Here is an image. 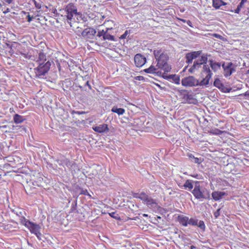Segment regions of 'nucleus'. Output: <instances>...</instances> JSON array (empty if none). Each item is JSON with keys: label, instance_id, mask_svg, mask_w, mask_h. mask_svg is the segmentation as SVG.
I'll return each mask as SVG.
<instances>
[{"label": "nucleus", "instance_id": "obj_1", "mask_svg": "<svg viewBox=\"0 0 249 249\" xmlns=\"http://www.w3.org/2000/svg\"><path fill=\"white\" fill-rule=\"evenodd\" d=\"M60 11L63 13V14L61 15V16L63 17L64 20H67V22L70 24L71 27L72 26L71 21L74 15L77 16V19L78 21L80 20L84 21H86L85 17L81 13H78L77 12L76 7L72 3L68 4L65 8L60 9Z\"/></svg>", "mask_w": 249, "mask_h": 249}, {"label": "nucleus", "instance_id": "obj_2", "mask_svg": "<svg viewBox=\"0 0 249 249\" xmlns=\"http://www.w3.org/2000/svg\"><path fill=\"white\" fill-rule=\"evenodd\" d=\"M20 55V58H22L23 61H27L29 60L35 61L36 62L38 61L44 62L46 60L45 54L42 52H38L37 50H32L27 53H21Z\"/></svg>", "mask_w": 249, "mask_h": 249}, {"label": "nucleus", "instance_id": "obj_3", "mask_svg": "<svg viewBox=\"0 0 249 249\" xmlns=\"http://www.w3.org/2000/svg\"><path fill=\"white\" fill-rule=\"evenodd\" d=\"M191 193L196 199H207L210 197V194L206 189L200 186L199 181H195V188Z\"/></svg>", "mask_w": 249, "mask_h": 249}, {"label": "nucleus", "instance_id": "obj_4", "mask_svg": "<svg viewBox=\"0 0 249 249\" xmlns=\"http://www.w3.org/2000/svg\"><path fill=\"white\" fill-rule=\"evenodd\" d=\"M20 223L22 225L26 227L32 234L36 235L37 238H39L40 236V226L39 225L30 221L24 216L20 218Z\"/></svg>", "mask_w": 249, "mask_h": 249}, {"label": "nucleus", "instance_id": "obj_5", "mask_svg": "<svg viewBox=\"0 0 249 249\" xmlns=\"http://www.w3.org/2000/svg\"><path fill=\"white\" fill-rule=\"evenodd\" d=\"M242 163L241 159H235L231 162L227 164V169L233 175L241 174L243 172Z\"/></svg>", "mask_w": 249, "mask_h": 249}, {"label": "nucleus", "instance_id": "obj_6", "mask_svg": "<svg viewBox=\"0 0 249 249\" xmlns=\"http://www.w3.org/2000/svg\"><path fill=\"white\" fill-rule=\"evenodd\" d=\"M212 74L213 73H212L209 66L207 65H203V70L200 72V79H198L200 81V85L208 86L210 83V80L211 79Z\"/></svg>", "mask_w": 249, "mask_h": 249}, {"label": "nucleus", "instance_id": "obj_7", "mask_svg": "<svg viewBox=\"0 0 249 249\" xmlns=\"http://www.w3.org/2000/svg\"><path fill=\"white\" fill-rule=\"evenodd\" d=\"M181 85L185 87H193L196 86H207V85H201L200 81L195 78L193 76H189L182 79Z\"/></svg>", "mask_w": 249, "mask_h": 249}, {"label": "nucleus", "instance_id": "obj_8", "mask_svg": "<svg viewBox=\"0 0 249 249\" xmlns=\"http://www.w3.org/2000/svg\"><path fill=\"white\" fill-rule=\"evenodd\" d=\"M111 30L112 28H107L106 30H99L97 36L99 38L102 37V40H103L117 41V39L115 38L114 36L112 35L110 33Z\"/></svg>", "mask_w": 249, "mask_h": 249}, {"label": "nucleus", "instance_id": "obj_9", "mask_svg": "<svg viewBox=\"0 0 249 249\" xmlns=\"http://www.w3.org/2000/svg\"><path fill=\"white\" fill-rule=\"evenodd\" d=\"M50 63H39L38 67L35 68V73L37 76H43L49 70Z\"/></svg>", "mask_w": 249, "mask_h": 249}, {"label": "nucleus", "instance_id": "obj_10", "mask_svg": "<svg viewBox=\"0 0 249 249\" xmlns=\"http://www.w3.org/2000/svg\"><path fill=\"white\" fill-rule=\"evenodd\" d=\"M154 54L158 62H167L169 59L167 53L161 50H155Z\"/></svg>", "mask_w": 249, "mask_h": 249}, {"label": "nucleus", "instance_id": "obj_11", "mask_svg": "<svg viewBox=\"0 0 249 249\" xmlns=\"http://www.w3.org/2000/svg\"><path fill=\"white\" fill-rule=\"evenodd\" d=\"M222 67L224 69V75L226 77H229L235 71V66L233 63H222Z\"/></svg>", "mask_w": 249, "mask_h": 249}, {"label": "nucleus", "instance_id": "obj_12", "mask_svg": "<svg viewBox=\"0 0 249 249\" xmlns=\"http://www.w3.org/2000/svg\"><path fill=\"white\" fill-rule=\"evenodd\" d=\"M31 181L33 185L37 187L41 186L43 182V178L41 177V174L39 172H35L31 176Z\"/></svg>", "mask_w": 249, "mask_h": 249}, {"label": "nucleus", "instance_id": "obj_13", "mask_svg": "<svg viewBox=\"0 0 249 249\" xmlns=\"http://www.w3.org/2000/svg\"><path fill=\"white\" fill-rule=\"evenodd\" d=\"M93 130L98 134H107L109 132V127L107 124H102L92 127Z\"/></svg>", "mask_w": 249, "mask_h": 249}, {"label": "nucleus", "instance_id": "obj_14", "mask_svg": "<svg viewBox=\"0 0 249 249\" xmlns=\"http://www.w3.org/2000/svg\"><path fill=\"white\" fill-rule=\"evenodd\" d=\"M96 30L93 28L89 27L84 29L81 33L83 37L89 39H93L95 34Z\"/></svg>", "mask_w": 249, "mask_h": 249}, {"label": "nucleus", "instance_id": "obj_15", "mask_svg": "<svg viewBox=\"0 0 249 249\" xmlns=\"http://www.w3.org/2000/svg\"><path fill=\"white\" fill-rule=\"evenodd\" d=\"M143 72L149 74H155L158 76L163 75V72L161 70H159V68L156 66H151V67L143 70Z\"/></svg>", "mask_w": 249, "mask_h": 249}, {"label": "nucleus", "instance_id": "obj_16", "mask_svg": "<svg viewBox=\"0 0 249 249\" xmlns=\"http://www.w3.org/2000/svg\"><path fill=\"white\" fill-rule=\"evenodd\" d=\"M202 54L201 51H195L187 53L186 54V62H192L193 59H195L199 56Z\"/></svg>", "mask_w": 249, "mask_h": 249}, {"label": "nucleus", "instance_id": "obj_17", "mask_svg": "<svg viewBox=\"0 0 249 249\" xmlns=\"http://www.w3.org/2000/svg\"><path fill=\"white\" fill-rule=\"evenodd\" d=\"M213 86L221 90L222 92L225 93L229 92V90L227 88L225 87V86L223 85L222 82H221V80L218 78H216L214 80Z\"/></svg>", "mask_w": 249, "mask_h": 249}, {"label": "nucleus", "instance_id": "obj_18", "mask_svg": "<svg viewBox=\"0 0 249 249\" xmlns=\"http://www.w3.org/2000/svg\"><path fill=\"white\" fill-rule=\"evenodd\" d=\"M182 96H183V99L188 104L193 103V101L194 100L193 95L189 94L186 90H183L181 92Z\"/></svg>", "mask_w": 249, "mask_h": 249}, {"label": "nucleus", "instance_id": "obj_19", "mask_svg": "<svg viewBox=\"0 0 249 249\" xmlns=\"http://www.w3.org/2000/svg\"><path fill=\"white\" fill-rule=\"evenodd\" d=\"M157 68H159V71H161L165 74L166 72L170 71L171 70V67L168 64V63H157Z\"/></svg>", "mask_w": 249, "mask_h": 249}, {"label": "nucleus", "instance_id": "obj_20", "mask_svg": "<svg viewBox=\"0 0 249 249\" xmlns=\"http://www.w3.org/2000/svg\"><path fill=\"white\" fill-rule=\"evenodd\" d=\"M226 195V193L221 191H214L211 194L213 199L215 201L220 200L222 197Z\"/></svg>", "mask_w": 249, "mask_h": 249}, {"label": "nucleus", "instance_id": "obj_21", "mask_svg": "<svg viewBox=\"0 0 249 249\" xmlns=\"http://www.w3.org/2000/svg\"><path fill=\"white\" fill-rule=\"evenodd\" d=\"M162 77L165 80H168L170 79H172L173 81H174V84L176 85L179 84V77L176 75H169V76H165L164 75H161Z\"/></svg>", "mask_w": 249, "mask_h": 249}, {"label": "nucleus", "instance_id": "obj_22", "mask_svg": "<svg viewBox=\"0 0 249 249\" xmlns=\"http://www.w3.org/2000/svg\"><path fill=\"white\" fill-rule=\"evenodd\" d=\"M189 220V218L186 216L180 215L178 216V222H179L180 225L183 226V227L187 226V223Z\"/></svg>", "mask_w": 249, "mask_h": 249}, {"label": "nucleus", "instance_id": "obj_23", "mask_svg": "<svg viewBox=\"0 0 249 249\" xmlns=\"http://www.w3.org/2000/svg\"><path fill=\"white\" fill-rule=\"evenodd\" d=\"M142 201H143V203H145L146 205L148 206V207H153V208H157V203L156 200L150 198L146 199H142Z\"/></svg>", "mask_w": 249, "mask_h": 249}, {"label": "nucleus", "instance_id": "obj_24", "mask_svg": "<svg viewBox=\"0 0 249 249\" xmlns=\"http://www.w3.org/2000/svg\"><path fill=\"white\" fill-rule=\"evenodd\" d=\"M134 62H146L145 57L141 53H137L134 57Z\"/></svg>", "mask_w": 249, "mask_h": 249}, {"label": "nucleus", "instance_id": "obj_25", "mask_svg": "<svg viewBox=\"0 0 249 249\" xmlns=\"http://www.w3.org/2000/svg\"><path fill=\"white\" fill-rule=\"evenodd\" d=\"M24 119L23 116L19 115L18 114H16L13 116V121L15 124H18L23 122Z\"/></svg>", "mask_w": 249, "mask_h": 249}, {"label": "nucleus", "instance_id": "obj_26", "mask_svg": "<svg viewBox=\"0 0 249 249\" xmlns=\"http://www.w3.org/2000/svg\"><path fill=\"white\" fill-rule=\"evenodd\" d=\"M111 111L117 113L118 115H122L125 112V110L123 108H117L116 107H114L111 109Z\"/></svg>", "mask_w": 249, "mask_h": 249}, {"label": "nucleus", "instance_id": "obj_27", "mask_svg": "<svg viewBox=\"0 0 249 249\" xmlns=\"http://www.w3.org/2000/svg\"><path fill=\"white\" fill-rule=\"evenodd\" d=\"M183 187L185 189H188L189 190H191L194 188V185L193 184V181L190 179L186 180L185 183L183 184Z\"/></svg>", "mask_w": 249, "mask_h": 249}, {"label": "nucleus", "instance_id": "obj_28", "mask_svg": "<svg viewBox=\"0 0 249 249\" xmlns=\"http://www.w3.org/2000/svg\"><path fill=\"white\" fill-rule=\"evenodd\" d=\"M227 3L223 1L222 0H219L217 2L213 3V6L216 9H218L220 8V7L222 5H227Z\"/></svg>", "mask_w": 249, "mask_h": 249}, {"label": "nucleus", "instance_id": "obj_29", "mask_svg": "<svg viewBox=\"0 0 249 249\" xmlns=\"http://www.w3.org/2000/svg\"><path fill=\"white\" fill-rule=\"evenodd\" d=\"M208 133L214 135H219L222 134L223 133V131L220 130L217 128H213L208 131Z\"/></svg>", "mask_w": 249, "mask_h": 249}, {"label": "nucleus", "instance_id": "obj_30", "mask_svg": "<svg viewBox=\"0 0 249 249\" xmlns=\"http://www.w3.org/2000/svg\"><path fill=\"white\" fill-rule=\"evenodd\" d=\"M192 67L191 68L189 69V72L191 73H193L196 70H198L200 68V66L201 64L203 63H193Z\"/></svg>", "mask_w": 249, "mask_h": 249}, {"label": "nucleus", "instance_id": "obj_31", "mask_svg": "<svg viewBox=\"0 0 249 249\" xmlns=\"http://www.w3.org/2000/svg\"><path fill=\"white\" fill-rule=\"evenodd\" d=\"M150 198H151V197L149 196L145 193L144 192L141 193L138 196H135V198H138L140 200L146 199Z\"/></svg>", "mask_w": 249, "mask_h": 249}, {"label": "nucleus", "instance_id": "obj_32", "mask_svg": "<svg viewBox=\"0 0 249 249\" xmlns=\"http://www.w3.org/2000/svg\"><path fill=\"white\" fill-rule=\"evenodd\" d=\"M198 223V220L196 218H191V219L189 220L188 223H187V225L196 226Z\"/></svg>", "mask_w": 249, "mask_h": 249}, {"label": "nucleus", "instance_id": "obj_33", "mask_svg": "<svg viewBox=\"0 0 249 249\" xmlns=\"http://www.w3.org/2000/svg\"><path fill=\"white\" fill-rule=\"evenodd\" d=\"M189 157H190V158H193V159H194V162H195L196 163L200 164L202 162V159L195 158L194 157V156L192 155V154L189 155Z\"/></svg>", "mask_w": 249, "mask_h": 249}, {"label": "nucleus", "instance_id": "obj_34", "mask_svg": "<svg viewBox=\"0 0 249 249\" xmlns=\"http://www.w3.org/2000/svg\"><path fill=\"white\" fill-rule=\"evenodd\" d=\"M220 63H210V65H211V69H212L214 71L220 68Z\"/></svg>", "mask_w": 249, "mask_h": 249}, {"label": "nucleus", "instance_id": "obj_35", "mask_svg": "<svg viewBox=\"0 0 249 249\" xmlns=\"http://www.w3.org/2000/svg\"><path fill=\"white\" fill-rule=\"evenodd\" d=\"M201 59L200 62H207L208 61V55L206 54L202 53L200 55Z\"/></svg>", "mask_w": 249, "mask_h": 249}, {"label": "nucleus", "instance_id": "obj_36", "mask_svg": "<svg viewBox=\"0 0 249 249\" xmlns=\"http://www.w3.org/2000/svg\"><path fill=\"white\" fill-rule=\"evenodd\" d=\"M196 226H197L198 227H199V228H200L203 231H205V228H206V227L205 226V224L204 223L203 221H199V223H197V225H196Z\"/></svg>", "mask_w": 249, "mask_h": 249}, {"label": "nucleus", "instance_id": "obj_37", "mask_svg": "<svg viewBox=\"0 0 249 249\" xmlns=\"http://www.w3.org/2000/svg\"><path fill=\"white\" fill-rule=\"evenodd\" d=\"M80 195H87L89 196V197L91 198V196L88 192L87 190L82 189L81 190V192H80Z\"/></svg>", "mask_w": 249, "mask_h": 249}, {"label": "nucleus", "instance_id": "obj_38", "mask_svg": "<svg viewBox=\"0 0 249 249\" xmlns=\"http://www.w3.org/2000/svg\"><path fill=\"white\" fill-rule=\"evenodd\" d=\"M115 214H116L115 212H112V213H109V215H110V216H111L112 218H114L117 220H120V218L118 216V215H115Z\"/></svg>", "mask_w": 249, "mask_h": 249}, {"label": "nucleus", "instance_id": "obj_39", "mask_svg": "<svg viewBox=\"0 0 249 249\" xmlns=\"http://www.w3.org/2000/svg\"><path fill=\"white\" fill-rule=\"evenodd\" d=\"M129 33V31L126 30L124 33L120 37V38L122 39L125 38Z\"/></svg>", "mask_w": 249, "mask_h": 249}, {"label": "nucleus", "instance_id": "obj_40", "mask_svg": "<svg viewBox=\"0 0 249 249\" xmlns=\"http://www.w3.org/2000/svg\"><path fill=\"white\" fill-rule=\"evenodd\" d=\"M220 214V209L216 210V212H214L213 215L215 218H217Z\"/></svg>", "mask_w": 249, "mask_h": 249}, {"label": "nucleus", "instance_id": "obj_41", "mask_svg": "<svg viewBox=\"0 0 249 249\" xmlns=\"http://www.w3.org/2000/svg\"><path fill=\"white\" fill-rule=\"evenodd\" d=\"M35 6L37 9H40L41 8V5L39 3H37L35 0H33Z\"/></svg>", "mask_w": 249, "mask_h": 249}, {"label": "nucleus", "instance_id": "obj_42", "mask_svg": "<svg viewBox=\"0 0 249 249\" xmlns=\"http://www.w3.org/2000/svg\"><path fill=\"white\" fill-rule=\"evenodd\" d=\"M134 79L138 81H142L144 80V78L142 76H137L134 77Z\"/></svg>", "mask_w": 249, "mask_h": 249}, {"label": "nucleus", "instance_id": "obj_43", "mask_svg": "<svg viewBox=\"0 0 249 249\" xmlns=\"http://www.w3.org/2000/svg\"><path fill=\"white\" fill-rule=\"evenodd\" d=\"M33 18V17L30 16V15L28 14V15L27 16V21L29 22H30Z\"/></svg>", "mask_w": 249, "mask_h": 249}, {"label": "nucleus", "instance_id": "obj_44", "mask_svg": "<svg viewBox=\"0 0 249 249\" xmlns=\"http://www.w3.org/2000/svg\"><path fill=\"white\" fill-rule=\"evenodd\" d=\"M240 10H241V9L237 6L236 9L234 10V12L236 14H239Z\"/></svg>", "mask_w": 249, "mask_h": 249}, {"label": "nucleus", "instance_id": "obj_45", "mask_svg": "<svg viewBox=\"0 0 249 249\" xmlns=\"http://www.w3.org/2000/svg\"><path fill=\"white\" fill-rule=\"evenodd\" d=\"M245 3H243L242 2H240V3L238 5V7H239L240 9H241L242 7H243V5Z\"/></svg>", "mask_w": 249, "mask_h": 249}, {"label": "nucleus", "instance_id": "obj_46", "mask_svg": "<svg viewBox=\"0 0 249 249\" xmlns=\"http://www.w3.org/2000/svg\"><path fill=\"white\" fill-rule=\"evenodd\" d=\"M135 64H136L137 67H142L143 65L145 64V63H142V64H141V63H135Z\"/></svg>", "mask_w": 249, "mask_h": 249}, {"label": "nucleus", "instance_id": "obj_47", "mask_svg": "<svg viewBox=\"0 0 249 249\" xmlns=\"http://www.w3.org/2000/svg\"><path fill=\"white\" fill-rule=\"evenodd\" d=\"M53 12L56 15H59V14L57 13V10L56 9H53Z\"/></svg>", "mask_w": 249, "mask_h": 249}, {"label": "nucleus", "instance_id": "obj_48", "mask_svg": "<svg viewBox=\"0 0 249 249\" xmlns=\"http://www.w3.org/2000/svg\"><path fill=\"white\" fill-rule=\"evenodd\" d=\"M214 36L215 37H216V38H221L222 37V36H220V35H218V34H215L214 35Z\"/></svg>", "mask_w": 249, "mask_h": 249}, {"label": "nucleus", "instance_id": "obj_49", "mask_svg": "<svg viewBox=\"0 0 249 249\" xmlns=\"http://www.w3.org/2000/svg\"><path fill=\"white\" fill-rule=\"evenodd\" d=\"M187 22V24L189 26H190V27H192V22H191V21L190 20H187V22Z\"/></svg>", "mask_w": 249, "mask_h": 249}, {"label": "nucleus", "instance_id": "obj_50", "mask_svg": "<svg viewBox=\"0 0 249 249\" xmlns=\"http://www.w3.org/2000/svg\"><path fill=\"white\" fill-rule=\"evenodd\" d=\"M6 2L10 4L12 2V0H4Z\"/></svg>", "mask_w": 249, "mask_h": 249}, {"label": "nucleus", "instance_id": "obj_51", "mask_svg": "<svg viewBox=\"0 0 249 249\" xmlns=\"http://www.w3.org/2000/svg\"><path fill=\"white\" fill-rule=\"evenodd\" d=\"M69 71H71L73 70V67H72L71 65H69Z\"/></svg>", "mask_w": 249, "mask_h": 249}, {"label": "nucleus", "instance_id": "obj_52", "mask_svg": "<svg viewBox=\"0 0 249 249\" xmlns=\"http://www.w3.org/2000/svg\"><path fill=\"white\" fill-rule=\"evenodd\" d=\"M139 194H138V193H134V195H133V197H134L135 198V196H138Z\"/></svg>", "mask_w": 249, "mask_h": 249}, {"label": "nucleus", "instance_id": "obj_53", "mask_svg": "<svg viewBox=\"0 0 249 249\" xmlns=\"http://www.w3.org/2000/svg\"><path fill=\"white\" fill-rule=\"evenodd\" d=\"M245 96L249 97V91H247L245 93Z\"/></svg>", "mask_w": 249, "mask_h": 249}, {"label": "nucleus", "instance_id": "obj_54", "mask_svg": "<svg viewBox=\"0 0 249 249\" xmlns=\"http://www.w3.org/2000/svg\"><path fill=\"white\" fill-rule=\"evenodd\" d=\"M191 249H196V248L194 246H191Z\"/></svg>", "mask_w": 249, "mask_h": 249}, {"label": "nucleus", "instance_id": "obj_55", "mask_svg": "<svg viewBox=\"0 0 249 249\" xmlns=\"http://www.w3.org/2000/svg\"><path fill=\"white\" fill-rule=\"evenodd\" d=\"M247 1V0H241V2H242L243 3H245V2H246Z\"/></svg>", "mask_w": 249, "mask_h": 249}, {"label": "nucleus", "instance_id": "obj_56", "mask_svg": "<svg viewBox=\"0 0 249 249\" xmlns=\"http://www.w3.org/2000/svg\"><path fill=\"white\" fill-rule=\"evenodd\" d=\"M209 62L212 63V62H213V60H210L209 61Z\"/></svg>", "mask_w": 249, "mask_h": 249}, {"label": "nucleus", "instance_id": "obj_57", "mask_svg": "<svg viewBox=\"0 0 249 249\" xmlns=\"http://www.w3.org/2000/svg\"><path fill=\"white\" fill-rule=\"evenodd\" d=\"M58 68L60 67V63H58Z\"/></svg>", "mask_w": 249, "mask_h": 249}, {"label": "nucleus", "instance_id": "obj_58", "mask_svg": "<svg viewBox=\"0 0 249 249\" xmlns=\"http://www.w3.org/2000/svg\"><path fill=\"white\" fill-rule=\"evenodd\" d=\"M78 114H82V113H80V112H78Z\"/></svg>", "mask_w": 249, "mask_h": 249}, {"label": "nucleus", "instance_id": "obj_59", "mask_svg": "<svg viewBox=\"0 0 249 249\" xmlns=\"http://www.w3.org/2000/svg\"><path fill=\"white\" fill-rule=\"evenodd\" d=\"M221 10H225V9H223V8H221Z\"/></svg>", "mask_w": 249, "mask_h": 249}, {"label": "nucleus", "instance_id": "obj_60", "mask_svg": "<svg viewBox=\"0 0 249 249\" xmlns=\"http://www.w3.org/2000/svg\"><path fill=\"white\" fill-rule=\"evenodd\" d=\"M86 84L88 85V81L86 82Z\"/></svg>", "mask_w": 249, "mask_h": 249}, {"label": "nucleus", "instance_id": "obj_61", "mask_svg": "<svg viewBox=\"0 0 249 249\" xmlns=\"http://www.w3.org/2000/svg\"><path fill=\"white\" fill-rule=\"evenodd\" d=\"M13 45H14V44H12V45L11 46V47H10L11 48L12 47H13Z\"/></svg>", "mask_w": 249, "mask_h": 249}, {"label": "nucleus", "instance_id": "obj_62", "mask_svg": "<svg viewBox=\"0 0 249 249\" xmlns=\"http://www.w3.org/2000/svg\"><path fill=\"white\" fill-rule=\"evenodd\" d=\"M1 217V215H0V218Z\"/></svg>", "mask_w": 249, "mask_h": 249}, {"label": "nucleus", "instance_id": "obj_63", "mask_svg": "<svg viewBox=\"0 0 249 249\" xmlns=\"http://www.w3.org/2000/svg\"><path fill=\"white\" fill-rule=\"evenodd\" d=\"M248 13H249V10H248Z\"/></svg>", "mask_w": 249, "mask_h": 249}]
</instances>
